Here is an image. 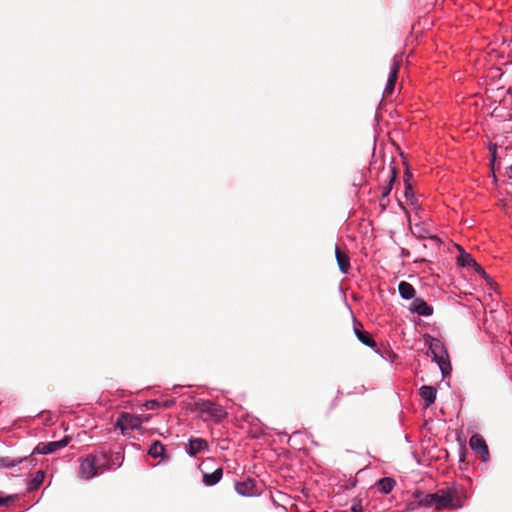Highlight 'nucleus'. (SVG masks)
Instances as JSON below:
<instances>
[{
    "mask_svg": "<svg viewBox=\"0 0 512 512\" xmlns=\"http://www.w3.org/2000/svg\"><path fill=\"white\" fill-rule=\"evenodd\" d=\"M140 420H141V425L145 422H148L151 418L150 415H143V416H139Z\"/></svg>",
    "mask_w": 512,
    "mask_h": 512,
    "instance_id": "obj_28",
    "label": "nucleus"
},
{
    "mask_svg": "<svg viewBox=\"0 0 512 512\" xmlns=\"http://www.w3.org/2000/svg\"><path fill=\"white\" fill-rule=\"evenodd\" d=\"M496 157H497L496 153H493V152L490 153V162L492 165H494V163L496 161Z\"/></svg>",
    "mask_w": 512,
    "mask_h": 512,
    "instance_id": "obj_30",
    "label": "nucleus"
},
{
    "mask_svg": "<svg viewBox=\"0 0 512 512\" xmlns=\"http://www.w3.org/2000/svg\"><path fill=\"white\" fill-rule=\"evenodd\" d=\"M44 478H45L44 472L42 470L37 471L34 474L32 480L29 484V489L30 490L37 489L43 483Z\"/></svg>",
    "mask_w": 512,
    "mask_h": 512,
    "instance_id": "obj_22",
    "label": "nucleus"
},
{
    "mask_svg": "<svg viewBox=\"0 0 512 512\" xmlns=\"http://www.w3.org/2000/svg\"><path fill=\"white\" fill-rule=\"evenodd\" d=\"M16 499H18V495L17 494H12V495L5 496L3 494V492L0 491V506L6 505L7 503H9L11 501H15Z\"/></svg>",
    "mask_w": 512,
    "mask_h": 512,
    "instance_id": "obj_25",
    "label": "nucleus"
},
{
    "mask_svg": "<svg viewBox=\"0 0 512 512\" xmlns=\"http://www.w3.org/2000/svg\"><path fill=\"white\" fill-rule=\"evenodd\" d=\"M357 324L358 325H354L353 329H354V332H355L357 338L359 339V341L368 347L376 346V343L372 339L371 335L368 332L361 330V328H362L361 322H357Z\"/></svg>",
    "mask_w": 512,
    "mask_h": 512,
    "instance_id": "obj_14",
    "label": "nucleus"
},
{
    "mask_svg": "<svg viewBox=\"0 0 512 512\" xmlns=\"http://www.w3.org/2000/svg\"><path fill=\"white\" fill-rule=\"evenodd\" d=\"M419 394L421 398L425 401L426 406L429 407L436 400L437 390L433 386L424 385L420 387Z\"/></svg>",
    "mask_w": 512,
    "mask_h": 512,
    "instance_id": "obj_13",
    "label": "nucleus"
},
{
    "mask_svg": "<svg viewBox=\"0 0 512 512\" xmlns=\"http://www.w3.org/2000/svg\"><path fill=\"white\" fill-rule=\"evenodd\" d=\"M489 152H493V153H496L497 152V144H494V143H490L489 144Z\"/></svg>",
    "mask_w": 512,
    "mask_h": 512,
    "instance_id": "obj_29",
    "label": "nucleus"
},
{
    "mask_svg": "<svg viewBox=\"0 0 512 512\" xmlns=\"http://www.w3.org/2000/svg\"><path fill=\"white\" fill-rule=\"evenodd\" d=\"M408 310L419 316L430 317L433 315V307L429 305L423 298L416 297L408 306Z\"/></svg>",
    "mask_w": 512,
    "mask_h": 512,
    "instance_id": "obj_7",
    "label": "nucleus"
},
{
    "mask_svg": "<svg viewBox=\"0 0 512 512\" xmlns=\"http://www.w3.org/2000/svg\"><path fill=\"white\" fill-rule=\"evenodd\" d=\"M434 501H435V493L426 494V495H423L419 499V504L421 506L433 507L434 506Z\"/></svg>",
    "mask_w": 512,
    "mask_h": 512,
    "instance_id": "obj_24",
    "label": "nucleus"
},
{
    "mask_svg": "<svg viewBox=\"0 0 512 512\" xmlns=\"http://www.w3.org/2000/svg\"><path fill=\"white\" fill-rule=\"evenodd\" d=\"M122 460L120 453L89 454L80 461L79 475L82 479L90 480L114 466L120 467Z\"/></svg>",
    "mask_w": 512,
    "mask_h": 512,
    "instance_id": "obj_1",
    "label": "nucleus"
},
{
    "mask_svg": "<svg viewBox=\"0 0 512 512\" xmlns=\"http://www.w3.org/2000/svg\"><path fill=\"white\" fill-rule=\"evenodd\" d=\"M116 426L120 429L121 433L125 435L129 431L140 429L141 420L139 415L122 412L117 418Z\"/></svg>",
    "mask_w": 512,
    "mask_h": 512,
    "instance_id": "obj_3",
    "label": "nucleus"
},
{
    "mask_svg": "<svg viewBox=\"0 0 512 512\" xmlns=\"http://www.w3.org/2000/svg\"><path fill=\"white\" fill-rule=\"evenodd\" d=\"M411 196H413V191H412L411 186L409 184H407L406 185V190H405V197L408 199Z\"/></svg>",
    "mask_w": 512,
    "mask_h": 512,
    "instance_id": "obj_27",
    "label": "nucleus"
},
{
    "mask_svg": "<svg viewBox=\"0 0 512 512\" xmlns=\"http://www.w3.org/2000/svg\"><path fill=\"white\" fill-rule=\"evenodd\" d=\"M235 489L237 493L242 496H253L257 494L255 482L250 478L246 479L245 481L236 483Z\"/></svg>",
    "mask_w": 512,
    "mask_h": 512,
    "instance_id": "obj_12",
    "label": "nucleus"
},
{
    "mask_svg": "<svg viewBox=\"0 0 512 512\" xmlns=\"http://www.w3.org/2000/svg\"><path fill=\"white\" fill-rule=\"evenodd\" d=\"M350 512H363L362 505L359 500H353Z\"/></svg>",
    "mask_w": 512,
    "mask_h": 512,
    "instance_id": "obj_26",
    "label": "nucleus"
},
{
    "mask_svg": "<svg viewBox=\"0 0 512 512\" xmlns=\"http://www.w3.org/2000/svg\"><path fill=\"white\" fill-rule=\"evenodd\" d=\"M174 404H175L174 400L160 401V400L153 399V400L146 401L144 403V407L147 410H154V409H159V408H168V407L173 406Z\"/></svg>",
    "mask_w": 512,
    "mask_h": 512,
    "instance_id": "obj_19",
    "label": "nucleus"
},
{
    "mask_svg": "<svg viewBox=\"0 0 512 512\" xmlns=\"http://www.w3.org/2000/svg\"><path fill=\"white\" fill-rule=\"evenodd\" d=\"M68 444V438L61 439L59 441H53L48 443H39L35 452L41 455L53 453L61 448H64Z\"/></svg>",
    "mask_w": 512,
    "mask_h": 512,
    "instance_id": "obj_10",
    "label": "nucleus"
},
{
    "mask_svg": "<svg viewBox=\"0 0 512 512\" xmlns=\"http://www.w3.org/2000/svg\"><path fill=\"white\" fill-rule=\"evenodd\" d=\"M469 445L471 449L480 456L483 462H487L490 459L488 446L481 435H472L469 440Z\"/></svg>",
    "mask_w": 512,
    "mask_h": 512,
    "instance_id": "obj_5",
    "label": "nucleus"
},
{
    "mask_svg": "<svg viewBox=\"0 0 512 512\" xmlns=\"http://www.w3.org/2000/svg\"><path fill=\"white\" fill-rule=\"evenodd\" d=\"M425 345L428 346L429 352L433 356V361L437 363L442 376L445 378L451 372V364L448 352L441 340L431 335L423 336Z\"/></svg>",
    "mask_w": 512,
    "mask_h": 512,
    "instance_id": "obj_2",
    "label": "nucleus"
},
{
    "mask_svg": "<svg viewBox=\"0 0 512 512\" xmlns=\"http://www.w3.org/2000/svg\"><path fill=\"white\" fill-rule=\"evenodd\" d=\"M377 485L379 489L385 493L388 494L392 491V489L395 486V481L392 478H382L377 482Z\"/></svg>",
    "mask_w": 512,
    "mask_h": 512,
    "instance_id": "obj_20",
    "label": "nucleus"
},
{
    "mask_svg": "<svg viewBox=\"0 0 512 512\" xmlns=\"http://www.w3.org/2000/svg\"><path fill=\"white\" fill-rule=\"evenodd\" d=\"M398 291H399L400 296L403 299H406V300L412 299L413 300L414 298H416L415 297V293H416L415 288L409 282L401 281L398 284Z\"/></svg>",
    "mask_w": 512,
    "mask_h": 512,
    "instance_id": "obj_16",
    "label": "nucleus"
},
{
    "mask_svg": "<svg viewBox=\"0 0 512 512\" xmlns=\"http://www.w3.org/2000/svg\"><path fill=\"white\" fill-rule=\"evenodd\" d=\"M148 454L153 458L164 459L165 447L160 441H154L148 449Z\"/></svg>",
    "mask_w": 512,
    "mask_h": 512,
    "instance_id": "obj_18",
    "label": "nucleus"
},
{
    "mask_svg": "<svg viewBox=\"0 0 512 512\" xmlns=\"http://www.w3.org/2000/svg\"><path fill=\"white\" fill-rule=\"evenodd\" d=\"M395 177H396V173H395V170L394 168H391L389 173H388V176H387V180H388V185L383 187L382 188V191H381V195L382 197H386L389 195V193L391 192L392 190V184L395 180Z\"/></svg>",
    "mask_w": 512,
    "mask_h": 512,
    "instance_id": "obj_21",
    "label": "nucleus"
},
{
    "mask_svg": "<svg viewBox=\"0 0 512 512\" xmlns=\"http://www.w3.org/2000/svg\"><path fill=\"white\" fill-rule=\"evenodd\" d=\"M208 448V443L202 438L189 439L186 446V453L189 456H196L199 452L204 451Z\"/></svg>",
    "mask_w": 512,
    "mask_h": 512,
    "instance_id": "obj_11",
    "label": "nucleus"
},
{
    "mask_svg": "<svg viewBox=\"0 0 512 512\" xmlns=\"http://www.w3.org/2000/svg\"><path fill=\"white\" fill-rule=\"evenodd\" d=\"M223 476V471L221 468H217L212 473H204L203 474V483L206 486H213L217 484Z\"/></svg>",
    "mask_w": 512,
    "mask_h": 512,
    "instance_id": "obj_17",
    "label": "nucleus"
},
{
    "mask_svg": "<svg viewBox=\"0 0 512 512\" xmlns=\"http://www.w3.org/2000/svg\"><path fill=\"white\" fill-rule=\"evenodd\" d=\"M402 62V57L400 55H395L392 60V65L390 67L389 76L387 79L386 86L384 88V95H390L394 91L395 83L398 78V72L400 69V64Z\"/></svg>",
    "mask_w": 512,
    "mask_h": 512,
    "instance_id": "obj_6",
    "label": "nucleus"
},
{
    "mask_svg": "<svg viewBox=\"0 0 512 512\" xmlns=\"http://www.w3.org/2000/svg\"><path fill=\"white\" fill-rule=\"evenodd\" d=\"M196 405L202 413L211 416L216 421L223 420L227 415L222 406L209 400L197 402Z\"/></svg>",
    "mask_w": 512,
    "mask_h": 512,
    "instance_id": "obj_4",
    "label": "nucleus"
},
{
    "mask_svg": "<svg viewBox=\"0 0 512 512\" xmlns=\"http://www.w3.org/2000/svg\"><path fill=\"white\" fill-rule=\"evenodd\" d=\"M454 496L449 490H439L435 493L434 508L441 510L444 508L454 507Z\"/></svg>",
    "mask_w": 512,
    "mask_h": 512,
    "instance_id": "obj_8",
    "label": "nucleus"
},
{
    "mask_svg": "<svg viewBox=\"0 0 512 512\" xmlns=\"http://www.w3.org/2000/svg\"><path fill=\"white\" fill-rule=\"evenodd\" d=\"M509 169L512 171V165L510 166V168H509Z\"/></svg>",
    "mask_w": 512,
    "mask_h": 512,
    "instance_id": "obj_31",
    "label": "nucleus"
},
{
    "mask_svg": "<svg viewBox=\"0 0 512 512\" xmlns=\"http://www.w3.org/2000/svg\"><path fill=\"white\" fill-rule=\"evenodd\" d=\"M22 459H12L10 457H0V468L14 467L18 463H21Z\"/></svg>",
    "mask_w": 512,
    "mask_h": 512,
    "instance_id": "obj_23",
    "label": "nucleus"
},
{
    "mask_svg": "<svg viewBox=\"0 0 512 512\" xmlns=\"http://www.w3.org/2000/svg\"><path fill=\"white\" fill-rule=\"evenodd\" d=\"M335 257L340 271L343 274H348L350 270L349 258L340 251L338 246H335Z\"/></svg>",
    "mask_w": 512,
    "mask_h": 512,
    "instance_id": "obj_15",
    "label": "nucleus"
},
{
    "mask_svg": "<svg viewBox=\"0 0 512 512\" xmlns=\"http://www.w3.org/2000/svg\"><path fill=\"white\" fill-rule=\"evenodd\" d=\"M457 263L461 267H472L475 272L481 274L483 277H486L484 269L474 260L471 254L465 252L462 249L460 251V255L457 258Z\"/></svg>",
    "mask_w": 512,
    "mask_h": 512,
    "instance_id": "obj_9",
    "label": "nucleus"
}]
</instances>
